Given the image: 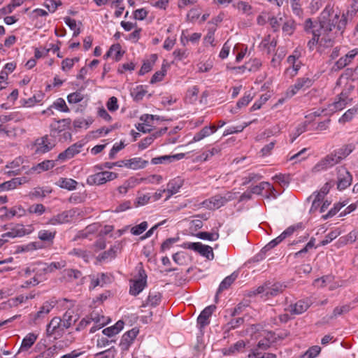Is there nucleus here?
<instances>
[{"mask_svg": "<svg viewBox=\"0 0 358 358\" xmlns=\"http://www.w3.org/2000/svg\"><path fill=\"white\" fill-rule=\"evenodd\" d=\"M358 108H352L348 110L339 119L340 122H346L352 120L353 116L357 113Z\"/></svg>", "mask_w": 358, "mask_h": 358, "instance_id": "nucleus-57", "label": "nucleus"}, {"mask_svg": "<svg viewBox=\"0 0 358 358\" xmlns=\"http://www.w3.org/2000/svg\"><path fill=\"white\" fill-rule=\"evenodd\" d=\"M245 347V343L243 341L241 340L237 341L236 343L230 346L229 348H225L223 350V353L224 355H230L235 352L241 351Z\"/></svg>", "mask_w": 358, "mask_h": 358, "instance_id": "nucleus-40", "label": "nucleus"}, {"mask_svg": "<svg viewBox=\"0 0 358 358\" xmlns=\"http://www.w3.org/2000/svg\"><path fill=\"white\" fill-rule=\"evenodd\" d=\"M78 215V213H77L76 209L65 210L62 212L61 213L54 215L50 219L48 223L52 225L68 223L72 222L74 220V218Z\"/></svg>", "mask_w": 358, "mask_h": 358, "instance_id": "nucleus-6", "label": "nucleus"}, {"mask_svg": "<svg viewBox=\"0 0 358 358\" xmlns=\"http://www.w3.org/2000/svg\"><path fill=\"white\" fill-rule=\"evenodd\" d=\"M54 304L50 301H45L42 306L40 307L39 310L35 313H31L29 315L30 324H38L43 322L45 317L48 315L50 310L53 308Z\"/></svg>", "mask_w": 358, "mask_h": 358, "instance_id": "nucleus-4", "label": "nucleus"}, {"mask_svg": "<svg viewBox=\"0 0 358 358\" xmlns=\"http://www.w3.org/2000/svg\"><path fill=\"white\" fill-rule=\"evenodd\" d=\"M83 99L84 95L80 91L71 93L67 96V101L69 103H78L83 101Z\"/></svg>", "mask_w": 358, "mask_h": 358, "instance_id": "nucleus-53", "label": "nucleus"}, {"mask_svg": "<svg viewBox=\"0 0 358 358\" xmlns=\"http://www.w3.org/2000/svg\"><path fill=\"white\" fill-rule=\"evenodd\" d=\"M36 154H44L51 150L55 145L54 142L45 135L36 141Z\"/></svg>", "mask_w": 358, "mask_h": 358, "instance_id": "nucleus-10", "label": "nucleus"}, {"mask_svg": "<svg viewBox=\"0 0 358 358\" xmlns=\"http://www.w3.org/2000/svg\"><path fill=\"white\" fill-rule=\"evenodd\" d=\"M38 335L34 333H29L22 340L20 351L28 350L36 342Z\"/></svg>", "mask_w": 358, "mask_h": 358, "instance_id": "nucleus-31", "label": "nucleus"}, {"mask_svg": "<svg viewBox=\"0 0 358 358\" xmlns=\"http://www.w3.org/2000/svg\"><path fill=\"white\" fill-rule=\"evenodd\" d=\"M71 123V120L70 118L55 120V122L50 124V131L52 133H59L69 127Z\"/></svg>", "mask_w": 358, "mask_h": 358, "instance_id": "nucleus-23", "label": "nucleus"}, {"mask_svg": "<svg viewBox=\"0 0 358 358\" xmlns=\"http://www.w3.org/2000/svg\"><path fill=\"white\" fill-rule=\"evenodd\" d=\"M59 329H62V321L60 317H53L48 323L46 328V334L51 336L55 334Z\"/></svg>", "mask_w": 358, "mask_h": 358, "instance_id": "nucleus-25", "label": "nucleus"}, {"mask_svg": "<svg viewBox=\"0 0 358 358\" xmlns=\"http://www.w3.org/2000/svg\"><path fill=\"white\" fill-rule=\"evenodd\" d=\"M222 150V145H215L206 150L197 157V159L201 162H206L213 156L220 155Z\"/></svg>", "mask_w": 358, "mask_h": 358, "instance_id": "nucleus-21", "label": "nucleus"}, {"mask_svg": "<svg viewBox=\"0 0 358 358\" xmlns=\"http://www.w3.org/2000/svg\"><path fill=\"white\" fill-rule=\"evenodd\" d=\"M147 275L143 266L138 268V278L130 280L129 293L131 295L136 296L141 293L147 285Z\"/></svg>", "mask_w": 358, "mask_h": 358, "instance_id": "nucleus-3", "label": "nucleus"}, {"mask_svg": "<svg viewBox=\"0 0 358 358\" xmlns=\"http://www.w3.org/2000/svg\"><path fill=\"white\" fill-rule=\"evenodd\" d=\"M355 149V145L352 144H348L345 145L341 148L334 150V152L335 153L336 156L337 157V159H338L339 162L345 159L347 156H348Z\"/></svg>", "mask_w": 358, "mask_h": 358, "instance_id": "nucleus-28", "label": "nucleus"}, {"mask_svg": "<svg viewBox=\"0 0 358 358\" xmlns=\"http://www.w3.org/2000/svg\"><path fill=\"white\" fill-rule=\"evenodd\" d=\"M64 276L66 277L69 280L72 281L73 280H78L82 278L83 274L81 271L77 269L68 268L63 271Z\"/></svg>", "mask_w": 358, "mask_h": 358, "instance_id": "nucleus-43", "label": "nucleus"}, {"mask_svg": "<svg viewBox=\"0 0 358 358\" xmlns=\"http://www.w3.org/2000/svg\"><path fill=\"white\" fill-rule=\"evenodd\" d=\"M358 55V48H355L349 51L345 56L341 57L337 60L332 69L335 71H339L352 63V60Z\"/></svg>", "mask_w": 358, "mask_h": 358, "instance_id": "nucleus-11", "label": "nucleus"}, {"mask_svg": "<svg viewBox=\"0 0 358 358\" xmlns=\"http://www.w3.org/2000/svg\"><path fill=\"white\" fill-rule=\"evenodd\" d=\"M295 23L293 20H289L284 22L282 26V31L287 34V35H292L295 30Z\"/></svg>", "mask_w": 358, "mask_h": 358, "instance_id": "nucleus-56", "label": "nucleus"}, {"mask_svg": "<svg viewBox=\"0 0 358 358\" xmlns=\"http://www.w3.org/2000/svg\"><path fill=\"white\" fill-rule=\"evenodd\" d=\"M115 54V61H119L123 55V52L121 50V46L120 44L113 45L106 54L104 55L105 57H109Z\"/></svg>", "mask_w": 358, "mask_h": 358, "instance_id": "nucleus-39", "label": "nucleus"}, {"mask_svg": "<svg viewBox=\"0 0 358 358\" xmlns=\"http://www.w3.org/2000/svg\"><path fill=\"white\" fill-rule=\"evenodd\" d=\"M217 131V127L215 125L206 126L194 135V137L189 143L200 141L215 133Z\"/></svg>", "mask_w": 358, "mask_h": 358, "instance_id": "nucleus-17", "label": "nucleus"}, {"mask_svg": "<svg viewBox=\"0 0 358 358\" xmlns=\"http://www.w3.org/2000/svg\"><path fill=\"white\" fill-rule=\"evenodd\" d=\"M352 307L351 306L350 303L345 304L341 306H337L336 307L332 313V316L331 318L337 317L338 316L348 313Z\"/></svg>", "mask_w": 358, "mask_h": 358, "instance_id": "nucleus-48", "label": "nucleus"}, {"mask_svg": "<svg viewBox=\"0 0 358 358\" xmlns=\"http://www.w3.org/2000/svg\"><path fill=\"white\" fill-rule=\"evenodd\" d=\"M52 108H55L62 112L68 113L69 112V108L66 106L65 101L62 98L57 99L48 109L47 111L50 110L51 114H53V111L51 110Z\"/></svg>", "mask_w": 358, "mask_h": 358, "instance_id": "nucleus-38", "label": "nucleus"}, {"mask_svg": "<svg viewBox=\"0 0 358 358\" xmlns=\"http://www.w3.org/2000/svg\"><path fill=\"white\" fill-rule=\"evenodd\" d=\"M345 205V203H335L334 208H332L327 214L322 215V219L325 220L328 218L332 217Z\"/></svg>", "mask_w": 358, "mask_h": 358, "instance_id": "nucleus-52", "label": "nucleus"}, {"mask_svg": "<svg viewBox=\"0 0 358 358\" xmlns=\"http://www.w3.org/2000/svg\"><path fill=\"white\" fill-rule=\"evenodd\" d=\"M302 227V224L301 223H299L296 225H292V226H290L288 228H287L281 234L280 236H282V238L284 239H285L287 237H289L290 236H292L294 232L299 229V228H301Z\"/></svg>", "mask_w": 358, "mask_h": 358, "instance_id": "nucleus-60", "label": "nucleus"}, {"mask_svg": "<svg viewBox=\"0 0 358 358\" xmlns=\"http://www.w3.org/2000/svg\"><path fill=\"white\" fill-rule=\"evenodd\" d=\"M355 87L352 85H349L346 86L345 89L340 93L338 95V99L344 101L347 103H350L352 99H349V95L351 92L354 90Z\"/></svg>", "mask_w": 358, "mask_h": 358, "instance_id": "nucleus-49", "label": "nucleus"}, {"mask_svg": "<svg viewBox=\"0 0 358 358\" xmlns=\"http://www.w3.org/2000/svg\"><path fill=\"white\" fill-rule=\"evenodd\" d=\"M352 180V177L350 172L343 166L338 168V181L337 188L343 190L349 187Z\"/></svg>", "mask_w": 358, "mask_h": 358, "instance_id": "nucleus-8", "label": "nucleus"}, {"mask_svg": "<svg viewBox=\"0 0 358 358\" xmlns=\"http://www.w3.org/2000/svg\"><path fill=\"white\" fill-rule=\"evenodd\" d=\"M310 306L308 300H299L294 304L289 306V312L292 314L299 315L306 312Z\"/></svg>", "mask_w": 358, "mask_h": 358, "instance_id": "nucleus-20", "label": "nucleus"}, {"mask_svg": "<svg viewBox=\"0 0 358 358\" xmlns=\"http://www.w3.org/2000/svg\"><path fill=\"white\" fill-rule=\"evenodd\" d=\"M17 179H11L10 180L4 182L0 184V192L1 191H8L11 189H15L17 186V183H19Z\"/></svg>", "mask_w": 358, "mask_h": 358, "instance_id": "nucleus-51", "label": "nucleus"}, {"mask_svg": "<svg viewBox=\"0 0 358 358\" xmlns=\"http://www.w3.org/2000/svg\"><path fill=\"white\" fill-rule=\"evenodd\" d=\"M66 262L62 260L57 262H51L50 264L41 262L33 264V270L36 277L43 280L47 273H52L56 270L61 269L66 266Z\"/></svg>", "mask_w": 358, "mask_h": 358, "instance_id": "nucleus-2", "label": "nucleus"}, {"mask_svg": "<svg viewBox=\"0 0 358 358\" xmlns=\"http://www.w3.org/2000/svg\"><path fill=\"white\" fill-rule=\"evenodd\" d=\"M84 144L79 141L72 145L69 146L64 151L59 153L57 156V160L66 161L73 158L76 155L80 152Z\"/></svg>", "mask_w": 358, "mask_h": 358, "instance_id": "nucleus-12", "label": "nucleus"}, {"mask_svg": "<svg viewBox=\"0 0 358 358\" xmlns=\"http://www.w3.org/2000/svg\"><path fill=\"white\" fill-rule=\"evenodd\" d=\"M248 358H277L273 353H267L259 349L252 348L248 355Z\"/></svg>", "mask_w": 358, "mask_h": 358, "instance_id": "nucleus-35", "label": "nucleus"}, {"mask_svg": "<svg viewBox=\"0 0 358 358\" xmlns=\"http://www.w3.org/2000/svg\"><path fill=\"white\" fill-rule=\"evenodd\" d=\"M182 185V180L179 178H174L169 182L167 184L166 191L168 192V196L166 199L170 198L172 195L178 192L180 188Z\"/></svg>", "mask_w": 358, "mask_h": 358, "instance_id": "nucleus-26", "label": "nucleus"}, {"mask_svg": "<svg viewBox=\"0 0 358 358\" xmlns=\"http://www.w3.org/2000/svg\"><path fill=\"white\" fill-rule=\"evenodd\" d=\"M315 29H318L321 32H322V31L320 29V23L318 22H313L310 18L306 19L304 22L305 31L307 33H311V31H314Z\"/></svg>", "mask_w": 358, "mask_h": 358, "instance_id": "nucleus-54", "label": "nucleus"}, {"mask_svg": "<svg viewBox=\"0 0 358 358\" xmlns=\"http://www.w3.org/2000/svg\"><path fill=\"white\" fill-rule=\"evenodd\" d=\"M25 234V230L22 226H17L12 229L10 231L1 235L3 238L21 237Z\"/></svg>", "mask_w": 358, "mask_h": 358, "instance_id": "nucleus-41", "label": "nucleus"}, {"mask_svg": "<svg viewBox=\"0 0 358 358\" xmlns=\"http://www.w3.org/2000/svg\"><path fill=\"white\" fill-rule=\"evenodd\" d=\"M148 227V224L146 221L142 222L141 224H137L131 229V233L133 235L138 236L144 232Z\"/></svg>", "mask_w": 358, "mask_h": 358, "instance_id": "nucleus-55", "label": "nucleus"}, {"mask_svg": "<svg viewBox=\"0 0 358 358\" xmlns=\"http://www.w3.org/2000/svg\"><path fill=\"white\" fill-rule=\"evenodd\" d=\"M264 189H268L270 191H275V189L271 186L269 182H262L259 185L254 186L251 188L252 194H261Z\"/></svg>", "mask_w": 358, "mask_h": 358, "instance_id": "nucleus-42", "label": "nucleus"}, {"mask_svg": "<svg viewBox=\"0 0 358 358\" xmlns=\"http://www.w3.org/2000/svg\"><path fill=\"white\" fill-rule=\"evenodd\" d=\"M321 352V348L319 345H313L309 348L301 358H315Z\"/></svg>", "mask_w": 358, "mask_h": 358, "instance_id": "nucleus-46", "label": "nucleus"}, {"mask_svg": "<svg viewBox=\"0 0 358 358\" xmlns=\"http://www.w3.org/2000/svg\"><path fill=\"white\" fill-rule=\"evenodd\" d=\"M215 31V28H211V29H208L207 34L206 35V36L203 38V43L206 45L209 44V45H211L212 46H215V44H214Z\"/></svg>", "mask_w": 358, "mask_h": 358, "instance_id": "nucleus-62", "label": "nucleus"}, {"mask_svg": "<svg viewBox=\"0 0 358 358\" xmlns=\"http://www.w3.org/2000/svg\"><path fill=\"white\" fill-rule=\"evenodd\" d=\"M91 282L90 289H94L97 286L103 287L104 285L111 282V278L107 273H98L96 275L90 276Z\"/></svg>", "mask_w": 358, "mask_h": 358, "instance_id": "nucleus-18", "label": "nucleus"}, {"mask_svg": "<svg viewBox=\"0 0 358 358\" xmlns=\"http://www.w3.org/2000/svg\"><path fill=\"white\" fill-rule=\"evenodd\" d=\"M252 98L250 92L245 93L244 96L238 101L236 103L237 107L241 108L243 106H247L252 101Z\"/></svg>", "mask_w": 358, "mask_h": 358, "instance_id": "nucleus-63", "label": "nucleus"}, {"mask_svg": "<svg viewBox=\"0 0 358 358\" xmlns=\"http://www.w3.org/2000/svg\"><path fill=\"white\" fill-rule=\"evenodd\" d=\"M124 324V323L122 320H118L114 325L104 329L102 333L108 337L113 336L123 329Z\"/></svg>", "mask_w": 358, "mask_h": 358, "instance_id": "nucleus-29", "label": "nucleus"}, {"mask_svg": "<svg viewBox=\"0 0 358 358\" xmlns=\"http://www.w3.org/2000/svg\"><path fill=\"white\" fill-rule=\"evenodd\" d=\"M315 238L312 237L303 248L294 254V257H299L303 253H306L310 249L315 247Z\"/></svg>", "mask_w": 358, "mask_h": 358, "instance_id": "nucleus-61", "label": "nucleus"}, {"mask_svg": "<svg viewBox=\"0 0 358 358\" xmlns=\"http://www.w3.org/2000/svg\"><path fill=\"white\" fill-rule=\"evenodd\" d=\"M339 163L337 157L336 156L334 152H331V154L327 155L324 158L321 159L315 166L314 170L315 171H320L323 170H327L329 168L334 166V165Z\"/></svg>", "mask_w": 358, "mask_h": 358, "instance_id": "nucleus-13", "label": "nucleus"}, {"mask_svg": "<svg viewBox=\"0 0 358 358\" xmlns=\"http://www.w3.org/2000/svg\"><path fill=\"white\" fill-rule=\"evenodd\" d=\"M103 175L101 172L91 175L88 176L87 179V183L90 185H100L106 183V180H104Z\"/></svg>", "mask_w": 358, "mask_h": 358, "instance_id": "nucleus-37", "label": "nucleus"}, {"mask_svg": "<svg viewBox=\"0 0 358 358\" xmlns=\"http://www.w3.org/2000/svg\"><path fill=\"white\" fill-rule=\"evenodd\" d=\"M216 309V306L214 305H210L205 308L197 318V324L199 326L200 329H202L209 324L210 323V317L212 315L213 313Z\"/></svg>", "mask_w": 358, "mask_h": 358, "instance_id": "nucleus-15", "label": "nucleus"}, {"mask_svg": "<svg viewBox=\"0 0 358 358\" xmlns=\"http://www.w3.org/2000/svg\"><path fill=\"white\" fill-rule=\"evenodd\" d=\"M299 58V55L295 54L289 55L287 59V63L292 66V69H287V72L291 71V76H294L297 73V71L300 69V62L296 63V60Z\"/></svg>", "mask_w": 358, "mask_h": 358, "instance_id": "nucleus-32", "label": "nucleus"}, {"mask_svg": "<svg viewBox=\"0 0 358 358\" xmlns=\"http://www.w3.org/2000/svg\"><path fill=\"white\" fill-rule=\"evenodd\" d=\"M233 6L242 11L243 13L247 15H250L251 13L252 7L247 2L239 1L237 4H234Z\"/></svg>", "mask_w": 358, "mask_h": 358, "instance_id": "nucleus-58", "label": "nucleus"}, {"mask_svg": "<svg viewBox=\"0 0 358 358\" xmlns=\"http://www.w3.org/2000/svg\"><path fill=\"white\" fill-rule=\"evenodd\" d=\"M334 13V6L331 3H328L320 14L318 22L320 23V29L324 34H329L332 31L333 28L336 27L337 30L343 32L346 24L347 17L343 14L340 19L339 13H336L332 17Z\"/></svg>", "mask_w": 358, "mask_h": 358, "instance_id": "nucleus-1", "label": "nucleus"}, {"mask_svg": "<svg viewBox=\"0 0 358 358\" xmlns=\"http://www.w3.org/2000/svg\"><path fill=\"white\" fill-rule=\"evenodd\" d=\"M182 247L197 252L208 259L212 260L214 258L213 248L209 245H203L201 243L186 242L182 244Z\"/></svg>", "mask_w": 358, "mask_h": 358, "instance_id": "nucleus-5", "label": "nucleus"}, {"mask_svg": "<svg viewBox=\"0 0 358 358\" xmlns=\"http://www.w3.org/2000/svg\"><path fill=\"white\" fill-rule=\"evenodd\" d=\"M162 299V295L158 292H150L148 296L146 303L143 306H150L152 307L157 306L159 304Z\"/></svg>", "mask_w": 358, "mask_h": 358, "instance_id": "nucleus-33", "label": "nucleus"}, {"mask_svg": "<svg viewBox=\"0 0 358 358\" xmlns=\"http://www.w3.org/2000/svg\"><path fill=\"white\" fill-rule=\"evenodd\" d=\"M56 184L61 188L71 191L76 189L78 182L71 178H60Z\"/></svg>", "mask_w": 358, "mask_h": 358, "instance_id": "nucleus-30", "label": "nucleus"}, {"mask_svg": "<svg viewBox=\"0 0 358 358\" xmlns=\"http://www.w3.org/2000/svg\"><path fill=\"white\" fill-rule=\"evenodd\" d=\"M227 202V199L221 195H215L211 198L203 201L201 205L210 210H215L224 206Z\"/></svg>", "mask_w": 358, "mask_h": 358, "instance_id": "nucleus-14", "label": "nucleus"}, {"mask_svg": "<svg viewBox=\"0 0 358 358\" xmlns=\"http://www.w3.org/2000/svg\"><path fill=\"white\" fill-rule=\"evenodd\" d=\"M286 286L281 283L277 282L271 285L267 284L266 297H273L282 293Z\"/></svg>", "mask_w": 358, "mask_h": 358, "instance_id": "nucleus-27", "label": "nucleus"}, {"mask_svg": "<svg viewBox=\"0 0 358 358\" xmlns=\"http://www.w3.org/2000/svg\"><path fill=\"white\" fill-rule=\"evenodd\" d=\"M78 320V315L76 314L73 310H67L63 315L62 321V329H68L71 325L75 324Z\"/></svg>", "mask_w": 358, "mask_h": 358, "instance_id": "nucleus-24", "label": "nucleus"}, {"mask_svg": "<svg viewBox=\"0 0 358 358\" xmlns=\"http://www.w3.org/2000/svg\"><path fill=\"white\" fill-rule=\"evenodd\" d=\"M57 354V347L52 345L45 350L40 352V354L36 356L34 358H51Z\"/></svg>", "mask_w": 358, "mask_h": 358, "instance_id": "nucleus-47", "label": "nucleus"}, {"mask_svg": "<svg viewBox=\"0 0 358 358\" xmlns=\"http://www.w3.org/2000/svg\"><path fill=\"white\" fill-rule=\"evenodd\" d=\"M311 34L313 35V37L308 42V46L310 50L319 42L321 45L327 47L332 46L333 40L329 37H327L329 34H324L323 31L321 32L318 29L311 31Z\"/></svg>", "mask_w": 358, "mask_h": 358, "instance_id": "nucleus-7", "label": "nucleus"}, {"mask_svg": "<svg viewBox=\"0 0 358 358\" xmlns=\"http://www.w3.org/2000/svg\"><path fill=\"white\" fill-rule=\"evenodd\" d=\"M56 161L57 160H44L42 162L38 163L36 165L32 166L30 169L29 172H36L38 173H41L43 171H49L55 166Z\"/></svg>", "mask_w": 358, "mask_h": 358, "instance_id": "nucleus-22", "label": "nucleus"}, {"mask_svg": "<svg viewBox=\"0 0 358 358\" xmlns=\"http://www.w3.org/2000/svg\"><path fill=\"white\" fill-rule=\"evenodd\" d=\"M121 163H124V166L129 169L136 170L145 168L148 164V162L141 157H134L122 160Z\"/></svg>", "mask_w": 358, "mask_h": 358, "instance_id": "nucleus-19", "label": "nucleus"}, {"mask_svg": "<svg viewBox=\"0 0 358 358\" xmlns=\"http://www.w3.org/2000/svg\"><path fill=\"white\" fill-rule=\"evenodd\" d=\"M358 232L356 231H352L345 236L341 237L342 242L345 244L352 243L356 241L357 238Z\"/></svg>", "mask_w": 358, "mask_h": 358, "instance_id": "nucleus-64", "label": "nucleus"}, {"mask_svg": "<svg viewBox=\"0 0 358 358\" xmlns=\"http://www.w3.org/2000/svg\"><path fill=\"white\" fill-rule=\"evenodd\" d=\"M138 334V330L134 328L123 334L120 346L122 350H127Z\"/></svg>", "mask_w": 358, "mask_h": 358, "instance_id": "nucleus-16", "label": "nucleus"}, {"mask_svg": "<svg viewBox=\"0 0 358 358\" xmlns=\"http://www.w3.org/2000/svg\"><path fill=\"white\" fill-rule=\"evenodd\" d=\"M25 215V210L20 206H14L10 210H7V213L5 214V216L10 219L15 216L22 217Z\"/></svg>", "mask_w": 358, "mask_h": 358, "instance_id": "nucleus-45", "label": "nucleus"}, {"mask_svg": "<svg viewBox=\"0 0 358 358\" xmlns=\"http://www.w3.org/2000/svg\"><path fill=\"white\" fill-rule=\"evenodd\" d=\"M307 126V122H304L296 127L295 131L291 134V143H293L297 137L306 131Z\"/></svg>", "mask_w": 358, "mask_h": 358, "instance_id": "nucleus-50", "label": "nucleus"}, {"mask_svg": "<svg viewBox=\"0 0 358 358\" xmlns=\"http://www.w3.org/2000/svg\"><path fill=\"white\" fill-rule=\"evenodd\" d=\"M237 275L234 273L231 274L230 275L226 277L220 284L218 289L217 291L216 296H217L220 293H221L223 290L228 289L230 285L234 282L236 279Z\"/></svg>", "mask_w": 358, "mask_h": 358, "instance_id": "nucleus-34", "label": "nucleus"}, {"mask_svg": "<svg viewBox=\"0 0 358 358\" xmlns=\"http://www.w3.org/2000/svg\"><path fill=\"white\" fill-rule=\"evenodd\" d=\"M196 236L203 240H208L210 241H217L219 237L218 230L212 232L201 231L196 234Z\"/></svg>", "mask_w": 358, "mask_h": 358, "instance_id": "nucleus-44", "label": "nucleus"}, {"mask_svg": "<svg viewBox=\"0 0 358 358\" xmlns=\"http://www.w3.org/2000/svg\"><path fill=\"white\" fill-rule=\"evenodd\" d=\"M313 80L309 78L304 77L298 78L295 84L290 87L288 90L287 94L288 96L292 97L296 94L301 90H306L313 85Z\"/></svg>", "mask_w": 358, "mask_h": 358, "instance_id": "nucleus-9", "label": "nucleus"}, {"mask_svg": "<svg viewBox=\"0 0 358 358\" xmlns=\"http://www.w3.org/2000/svg\"><path fill=\"white\" fill-rule=\"evenodd\" d=\"M262 66V62L259 59H253L246 63L245 67L250 71H257Z\"/></svg>", "mask_w": 358, "mask_h": 358, "instance_id": "nucleus-59", "label": "nucleus"}, {"mask_svg": "<svg viewBox=\"0 0 358 358\" xmlns=\"http://www.w3.org/2000/svg\"><path fill=\"white\" fill-rule=\"evenodd\" d=\"M56 233L55 230L43 229L38 231V237L43 241L52 243L56 236Z\"/></svg>", "mask_w": 358, "mask_h": 358, "instance_id": "nucleus-36", "label": "nucleus"}]
</instances>
